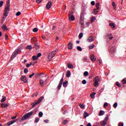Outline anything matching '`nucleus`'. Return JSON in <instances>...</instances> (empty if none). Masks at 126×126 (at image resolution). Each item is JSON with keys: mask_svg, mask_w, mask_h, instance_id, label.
<instances>
[{"mask_svg": "<svg viewBox=\"0 0 126 126\" xmlns=\"http://www.w3.org/2000/svg\"><path fill=\"white\" fill-rule=\"evenodd\" d=\"M32 115H33V111L27 113L22 118V121H26V120L29 119V118H30Z\"/></svg>", "mask_w": 126, "mask_h": 126, "instance_id": "nucleus-1", "label": "nucleus"}, {"mask_svg": "<svg viewBox=\"0 0 126 126\" xmlns=\"http://www.w3.org/2000/svg\"><path fill=\"white\" fill-rule=\"evenodd\" d=\"M19 52H21V49L20 48H18V49H16L12 54L11 56V60H13V59H14V58H15L16 57V56H17V55H18Z\"/></svg>", "mask_w": 126, "mask_h": 126, "instance_id": "nucleus-2", "label": "nucleus"}, {"mask_svg": "<svg viewBox=\"0 0 126 126\" xmlns=\"http://www.w3.org/2000/svg\"><path fill=\"white\" fill-rule=\"evenodd\" d=\"M43 99L44 96H41L35 103L33 102L32 103V108L33 109V108H34V107H35L36 105H38V104H40V103L43 101Z\"/></svg>", "mask_w": 126, "mask_h": 126, "instance_id": "nucleus-3", "label": "nucleus"}, {"mask_svg": "<svg viewBox=\"0 0 126 126\" xmlns=\"http://www.w3.org/2000/svg\"><path fill=\"white\" fill-rule=\"evenodd\" d=\"M59 52V50L56 49L54 51H53L52 53H50L48 55V59L49 60H52V58L56 56V54H57V52Z\"/></svg>", "mask_w": 126, "mask_h": 126, "instance_id": "nucleus-4", "label": "nucleus"}, {"mask_svg": "<svg viewBox=\"0 0 126 126\" xmlns=\"http://www.w3.org/2000/svg\"><path fill=\"white\" fill-rule=\"evenodd\" d=\"M68 18L70 21H73V20H75V18H74V16H73V12L72 11L69 12Z\"/></svg>", "mask_w": 126, "mask_h": 126, "instance_id": "nucleus-5", "label": "nucleus"}, {"mask_svg": "<svg viewBox=\"0 0 126 126\" xmlns=\"http://www.w3.org/2000/svg\"><path fill=\"white\" fill-rule=\"evenodd\" d=\"M10 4V0H8V1L6 3V6L4 9V11L6 12H8L9 11V7Z\"/></svg>", "mask_w": 126, "mask_h": 126, "instance_id": "nucleus-6", "label": "nucleus"}, {"mask_svg": "<svg viewBox=\"0 0 126 126\" xmlns=\"http://www.w3.org/2000/svg\"><path fill=\"white\" fill-rule=\"evenodd\" d=\"M26 78V76L22 75L21 77V80L22 81H24L25 83H27V82H28V81Z\"/></svg>", "mask_w": 126, "mask_h": 126, "instance_id": "nucleus-7", "label": "nucleus"}, {"mask_svg": "<svg viewBox=\"0 0 126 126\" xmlns=\"http://www.w3.org/2000/svg\"><path fill=\"white\" fill-rule=\"evenodd\" d=\"M2 29L3 30V31H7L8 30V29L7 28V27L6 26V24H4L2 27Z\"/></svg>", "mask_w": 126, "mask_h": 126, "instance_id": "nucleus-8", "label": "nucleus"}, {"mask_svg": "<svg viewBox=\"0 0 126 126\" xmlns=\"http://www.w3.org/2000/svg\"><path fill=\"white\" fill-rule=\"evenodd\" d=\"M51 6H52V2L49 1L46 4V8L47 9H50Z\"/></svg>", "mask_w": 126, "mask_h": 126, "instance_id": "nucleus-9", "label": "nucleus"}, {"mask_svg": "<svg viewBox=\"0 0 126 126\" xmlns=\"http://www.w3.org/2000/svg\"><path fill=\"white\" fill-rule=\"evenodd\" d=\"M8 105H9L8 103H1V108H7Z\"/></svg>", "mask_w": 126, "mask_h": 126, "instance_id": "nucleus-10", "label": "nucleus"}, {"mask_svg": "<svg viewBox=\"0 0 126 126\" xmlns=\"http://www.w3.org/2000/svg\"><path fill=\"white\" fill-rule=\"evenodd\" d=\"M94 41V38H93L92 36H89L88 38V41L89 42H93Z\"/></svg>", "mask_w": 126, "mask_h": 126, "instance_id": "nucleus-11", "label": "nucleus"}, {"mask_svg": "<svg viewBox=\"0 0 126 126\" xmlns=\"http://www.w3.org/2000/svg\"><path fill=\"white\" fill-rule=\"evenodd\" d=\"M99 9H94V11H93V14H94V15H96L97 14V12H99Z\"/></svg>", "mask_w": 126, "mask_h": 126, "instance_id": "nucleus-12", "label": "nucleus"}, {"mask_svg": "<svg viewBox=\"0 0 126 126\" xmlns=\"http://www.w3.org/2000/svg\"><path fill=\"white\" fill-rule=\"evenodd\" d=\"M70 75H71V73H70V71L67 70L66 73V77H70Z\"/></svg>", "mask_w": 126, "mask_h": 126, "instance_id": "nucleus-13", "label": "nucleus"}, {"mask_svg": "<svg viewBox=\"0 0 126 126\" xmlns=\"http://www.w3.org/2000/svg\"><path fill=\"white\" fill-rule=\"evenodd\" d=\"M110 52L111 53H115V52H116V47L113 46L112 47H111V48L110 49Z\"/></svg>", "mask_w": 126, "mask_h": 126, "instance_id": "nucleus-14", "label": "nucleus"}, {"mask_svg": "<svg viewBox=\"0 0 126 126\" xmlns=\"http://www.w3.org/2000/svg\"><path fill=\"white\" fill-rule=\"evenodd\" d=\"M68 85V81H66L65 82H63V85L64 87H67Z\"/></svg>", "mask_w": 126, "mask_h": 126, "instance_id": "nucleus-15", "label": "nucleus"}, {"mask_svg": "<svg viewBox=\"0 0 126 126\" xmlns=\"http://www.w3.org/2000/svg\"><path fill=\"white\" fill-rule=\"evenodd\" d=\"M91 60L92 62H95V61H96V58L94 55H92L91 56Z\"/></svg>", "mask_w": 126, "mask_h": 126, "instance_id": "nucleus-16", "label": "nucleus"}, {"mask_svg": "<svg viewBox=\"0 0 126 126\" xmlns=\"http://www.w3.org/2000/svg\"><path fill=\"white\" fill-rule=\"evenodd\" d=\"M107 37H109V39H110V40H113V39H114V37L112 36V33L107 34Z\"/></svg>", "mask_w": 126, "mask_h": 126, "instance_id": "nucleus-17", "label": "nucleus"}, {"mask_svg": "<svg viewBox=\"0 0 126 126\" xmlns=\"http://www.w3.org/2000/svg\"><path fill=\"white\" fill-rule=\"evenodd\" d=\"M100 124L102 126H105L106 124H107V122H106L105 120H103L100 122Z\"/></svg>", "mask_w": 126, "mask_h": 126, "instance_id": "nucleus-18", "label": "nucleus"}, {"mask_svg": "<svg viewBox=\"0 0 126 126\" xmlns=\"http://www.w3.org/2000/svg\"><path fill=\"white\" fill-rule=\"evenodd\" d=\"M81 20L82 21V22L81 23V26H82V27H84V18H81Z\"/></svg>", "mask_w": 126, "mask_h": 126, "instance_id": "nucleus-19", "label": "nucleus"}, {"mask_svg": "<svg viewBox=\"0 0 126 126\" xmlns=\"http://www.w3.org/2000/svg\"><path fill=\"white\" fill-rule=\"evenodd\" d=\"M67 67L68 68H73V65H72V64L68 63L67 64Z\"/></svg>", "mask_w": 126, "mask_h": 126, "instance_id": "nucleus-20", "label": "nucleus"}, {"mask_svg": "<svg viewBox=\"0 0 126 126\" xmlns=\"http://www.w3.org/2000/svg\"><path fill=\"white\" fill-rule=\"evenodd\" d=\"M5 100H6V97L5 96H2V98L0 100L1 103H3Z\"/></svg>", "mask_w": 126, "mask_h": 126, "instance_id": "nucleus-21", "label": "nucleus"}, {"mask_svg": "<svg viewBox=\"0 0 126 126\" xmlns=\"http://www.w3.org/2000/svg\"><path fill=\"white\" fill-rule=\"evenodd\" d=\"M68 48L70 49H72V43H71V42H69L68 44Z\"/></svg>", "mask_w": 126, "mask_h": 126, "instance_id": "nucleus-22", "label": "nucleus"}, {"mask_svg": "<svg viewBox=\"0 0 126 126\" xmlns=\"http://www.w3.org/2000/svg\"><path fill=\"white\" fill-rule=\"evenodd\" d=\"M95 95H96V93H93L91 94V97L92 99H94V98H95Z\"/></svg>", "mask_w": 126, "mask_h": 126, "instance_id": "nucleus-23", "label": "nucleus"}, {"mask_svg": "<svg viewBox=\"0 0 126 126\" xmlns=\"http://www.w3.org/2000/svg\"><path fill=\"white\" fill-rule=\"evenodd\" d=\"M100 81V79L99 78L98 76H96L94 78V82H99Z\"/></svg>", "mask_w": 126, "mask_h": 126, "instance_id": "nucleus-24", "label": "nucleus"}, {"mask_svg": "<svg viewBox=\"0 0 126 126\" xmlns=\"http://www.w3.org/2000/svg\"><path fill=\"white\" fill-rule=\"evenodd\" d=\"M109 26H110V27H111V28H113V29L116 28V26H115V24L113 23L110 24Z\"/></svg>", "mask_w": 126, "mask_h": 126, "instance_id": "nucleus-25", "label": "nucleus"}, {"mask_svg": "<svg viewBox=\"0 0 126 126\" xmlns=\"http://www.w3.org/2000/svg\"><path fill=\"white\" fill-rule=\"evenodd\" d=\"M33 48H35V49H36V50H38V49H39V48H40V46H39V45H37V43H34Z\"/></svg>", "mask_w": 126, "mask_h": 126, "instance_id": "nucleus-26", "label": "nucleus"}, {"mask_svg": "<svg viewBox=\"0 0 126 126\" xmlns=\"http://www.w3.org/2000/svg\"><path fill=\"white\" fill-rule=\"evenodd\" d=\"M99 6H100V2H98L95 5V6H96L97 9H100Z\"/></svg>", "mask_w": 126, "mask_h": 126, "instance_id": "nucleus-27", "label": "nucleus"}, {"mask_svg": "<svg viewBox=\"0 0 126 126\" xmlns=\"http://www.w3.org/2000/svg\"><path fill=\"white\" fill-rule=\"evenodd\" d=\"M122 84H126V78H125L122 80Z\"/></svg>", "mask_w": 126, "mask_h": 126, "instance_id": "nucleus-28", "label": "nucleus"}, {"mask_svg": "<svg viewBox=\"0 0 126 126\" xmlns=\"http://www.w3.org/2000/svg\"><path fill=\"white\" fill-rule=\"evenodd\" d=\"M95 19L96 17H95L94 16L91 19V22L93 23L94 21H95Z\"/></svg>", "mask_w": 126, "mask_h": 126, "instance_id": "nucleus-29", "label": "nucleus"}, {"mask_svg": "<svg viewBox=\"0 0 126 126\" xmlns=\"http://www.w3.org/2000/svg\"><path fill=\"white\" fill-rule=\"evenodd\" d=\"M62 85H63V83H60L58 85V90H61V88H62Z\"/></svg>", "mask_w": 126, "mask_h": 126, "instance_id": "nucleus-30", "label": "nucleus"}, {"mask_svg": "<svg viewBox=\"0 0 126 126\" xmlns=\"http://www.w3.org/2000/svg\"><path fill=\"white\" fill-rule=\"evenodd\" d=\"M32 58L33 61H37L38 60V57L36 56H33Z\"/></svg>", "mask_w": 126, "mask_h": 126, "instance_id": "nucleus-31", "label": "nucleus"}, {"mask_svg": "<svg viewBox=\"0 0 126 126\" xmlns=\"http://www.w3.org/2000/svg\"><path fill=\"white\" fill-rule=\"evenodd\" d=\"M89 116V114L88 113H87V112H85L84 113V118H87V117H88Z\"/></svg>", "mask_w": 126, "mask_h": 126, "instance_id": "nucleus-32", "label": "nucleus"}, {"mask_svg": "<svg viewBox=\"0 0 126 126\" xmlns=\"http://www.w3.org/2000/svg\"><path fill=\"white\" fill-rule=\"evenodd\" d=\"M27 49H28V50H30V51H31V50H32V45L27 46Z\"/></svg>", "mask_w": 126, "mask_h": 126, "instance_id": "nucleus-33", "label": "nucleus"}, {"mask_svg": "<svg viewBox=\"0 0 126 126\" xmlns=\"http://www.w3.org/2000/svg\"><path fill=\"white\" fill-rule=\"evenodd\" d=\"M79 106L81 109H84V108H85V105L84 104H80Z\"/></svg>", "mask_w": 126, "mask_h": 126, "instance_id": "nucleus-34", "label": "nucleus"}, {"mask_svg": "<svg viewBox=\"0 0 126 126\" xmlns=\"http://www.w3.org/2000/svg\"><path fill=\"white\" fill-rule=\"evenodd\" d=\"M84 61L85 62H86L87 63H89V60L88 59V58H87V57H84Z\"/></svg>", "mask_w": 126, "mask_h": 126, "instance_id": "nucleus-35", "label": "nucleus"}, {"mask_svg": "<svg viewBox=\"0 0 126 126\" xmlns=\"http://www.w3.org/2000/svg\"><path fill=\"white\" fill-rule=\"evenodd\" d=\"M94 47H95V45L94 44H92L91 45L89 46V49H90V50H92V49H93Z\"/></svg>", "mask_w": 126, "mask_h": 126, "instance_id": "nucleus-36", "label": "nucleus"}, {"mask_svg": "<svg viewBox=\"0 0 126 126\" xmlns=\"http://www.w3.org/2000/svg\"><path fill=\"white\" fill-rule=\"evenodd\" d=\"M105 112H104V111L103 110H101L99 112V116H103V115H104Z\"/></svg>", "mask_w": 126, "mask_h": 126, "instance_id": "nucleus-37", "label": "nucleus"}, {"mask_svg": "<svg viewBox=\"0 0 126 126\" xmlns=\"http://www.w3.org/2000/svg\"><path fill=\"white\" fill-rule=\"evenodd\" d=\"M89 74V73H88V71H85L84 72V76H88V75Z\"/></svg>", "mask_w": 126, "mask_h": 126, "instance_id": "nucleus-38", "label": "nucleus"}, {"mask_svg": "<svg viewBox=\"0 0 126 126\" xmlns=\"http://www.w3.org/2000/svg\"><path fill=\"white\" fill-rule=\"evenodd\" d=\"M43 77H44V73H41L39 74V78H43Z\"/></svg>", "mask_w": 126, "mask_h": 126, "instance_id": "nucleus-39", "label": "nucleus"}, {"mask_svg": "<svg viewBox=\"0 0 126 126\" xmlns=\"http://www.w3.org/2000/svg\"><path fill=\"white\" fill-rule=\"evenodd\" d=\"M94 86L95 87H97L98 86V85H99V82H94Z\"/></svg>", "mask_w": 126, "mask_h": 126, "instance_id": "nucleus-40", "label": "nucleus"}, {"mask_svg": "<svg viewBox=\"0 0 126 126\" xmlns=\"http://www.w3.org/2000/svg\"><path fill=\"white\" fill-rule=\"evenodd\" d=\"M39 82L41 86H43V85H44V81L43 80H40Z\"/></svg>", "mask_w": 126, "mask_h": 126, "instance_id": "nucleus-41", "label": "nucleus"}, {"mask_svg": "<svg viewBox=\"0 0 126 126\" xmlns=\"http://www.w3.org/2000/svg\"><path fill=\"white\" fill-rule=\"evenodd\" d=\"M38 116L40 117V118H42V117H43V112H40L38 113Z\"/></svg>", "mask_w": 126, "mask_h": 126, "instance_id": "nucleus-42", "label": "nucleus"}, {"mask_svg": "<svg viewBox=\"0 0 126 126\" xmlns=\"http://www.w3.org/2000/svg\"><path fill=\"white\" fill-rule=\"evenodd\" d=\"M24 73H25V74L28 73V69H27V68H25L24 69Z\"/></svg>", "mask_w": 126, "mask_h": 126, "instance_id": "nucleus-43", "label": "nucleus"}, {"mask_svg": "<svg viewBox=\"0 0 126 126\" xmlns=\"http://www.w3.org/2000/svg\"><path fill=\"white\" fill-rule=\"evenodd\" d=\"M33 32H38V29L37 28H34L33 30H32Z\"/></svg>", "mask_w": 126, "mask_h": 126, "instance_id": "nucleus-44", "label": "nucleus"}, {"mask_svg": "<svg viewBox=\"0 0 126 126\" xmlns=\"http://www.w3.org/2000/svg\"><path fill=\"white\" fill-rule=\"evenodd\" d=\"M82 37H83V33L82 32H81L79 34V39H81V38H82Z\"/></svg>", "mask_w": 126, "mask_h": 126, "instance_id": "nucleus-45", "label": "nucleus"}, {"mask_svg": "<svg viewBox=\"0 0 126 126\" xmlns=\"http://www.w3.org/2000/svg\"><path fill=\"white\" fill-rule=\"evenodd\" d=\"M41 56H42V53H38L37 55V57L38 58H40L41 57Z\"/></svg>", "mask_w": 126, "mask_h": 126, "instance_id": "nucleus-46", "label": "nucleus"}, {"mask_svg": "<svg viewBox=\"0 0 126 126\" xmlns=\"http://www.w3.org/2000/svg\"><path fill=\"white\" fill-rule=\"evenodd\" d=\"M39 120H40V119H39L38 118H36L34 120V123H38L39 122Z\"/></svg>", "mask_w": 126, "mask_h": 126, "instance_id": "nucleus-47", "label": "nucleus"}, {"mask_svg": "<svg viewBox=\"0 0 126 126\" xmlns=\"http://www.w3.org/2000/svg\"><path fill=\"white\" fill-rule=\"evenodd\" d=\"M3 4V1L0 0V7H1V6H2Z\"/></svg>", "mask_w": 126, "mask_h": 126, "instance_id": "nucleus-48", "label": "nucleus"}, {"mask_svg": "<svg viewBox=\"0 0 126 126\" xmlns=\"http://www.w3.org/2000/svg\"><path fill=\"white\" fill-rule=\"evenodd\" d=\"M38 95V92L34 93L32 95V97H35V96H37Z\"/></svg>", "mask_w": 126, "mask_h": 126, "instance_id": "nucleus-49", "label": "nucleus"}, {"mask_svg": "<svg viewBox=\"0 0 126 126\" xmlns=\"http://www.w3.org/2000/svg\"><path fill=\"white\" fill-rule=\"evenodd\" d=\"M116 85L117 86H118L119 87H121L122 86L121 85V84L119 82H116Z\"/></svg>", "mask_w": 126, "mask_h": 126, "instance_id": "nucleus-50", "label": "nucleus"}, {"mask_svg": "<svg viewBox=\"0 0 126 126\" xmlns=\"http://www.w3.org/2000/svg\"><path fill=\"white\" fill-rule=\"evenodd\" d=\"M20 14H21V12H20V11H18L16 13V16H19Z\"/></svg>", "mask_w": 126, "mask_h": 126, "instance_id": "nucleus-51", "label": "nucleus"}, {"mask_svg": "<svg viewBox=\"0 0 126 126\" xmlns=\"http://www.w3.org/2000/svg\"><path fill=\"white\" fill-rule=\"evenodd\" d=\"M40 74L38 73H35V74H34L35 77H36V78H38V77H39V75Z\"/></svg>", "mask_w": 126, "mask_h": 126, "instance_id": "nucleus-52", "label": "nucleus"}, {"mask_svg": "<svg viewBox=\"0 0 126 126\" xmlns=\"http://www.w3.org/2000/svg\"><path fill=\"white\" fill-rule=\"evenodd\" d=\"M108 120H109V116H107L105 117L104 121H105V122H106V123H107V122L108 121Z\"/></svg>", "mask_w": 126, "mask_h": 126, "instance_id": "nucleus-53", "label": "nucleus"}, {"mask_svg": "<svg viewBox=\"0 0 126 126\" xmlns=\"http://www.w3.org/2000/svg\"><path fill=\"white\" fill-rule=\"evenodd\" d=\"M3 15H4V16H5V17L7 16V15H8V12H5Z\"/></svg>", "mask_w": 126, "mask_h": 126, "instance_id": "nucleus-54", "label": "nucleus"}, {"mask_svg": "<svg viewBox=\"0 0 126 126\" xmlns=\"http://www.w3.org/2000/svg\"><path fill=\"white\" fill-rule=\"evenodd\" d=\"M67 123H68V121L65 120L63 121V125H66V124H67Z\"/></svg>", "mask_w": 126, "mask_h": 126, "instance_id": "nucleus-55", "label": "nucleus"}, {"mask_svg": "<svg viewBox=\"0 0 126 126\" xmlns=\"http://www.w3.org/2000/svg\"><path fill=\"white\" fill-rule=\"evenodd\" d=\"M113 107H114V108H117V107H118V103H115L113 104Z\"/></svg>", "mask_w": 126, "mask_h": 126, "instance_id": "nucleus-56", "label": "nucleus"}, {"mask_svg": "<svg viewBox=\"0 0 126 126\" xmlns=\"http://www.w3.org/2000/svg\"><path fill=\"white\" fill-rule=\"evenodd\" d=\"M104 108H106V107H108V103L105 102L103 105Z\"/></svg>", "mask_w": 126, "mask_h": 126, "instance_id": "nucleus-57", "label": "nucleus"}, {"mask_svg": "<svg viewBox=\"0 0 126 126\" xmlns=\"http://www.w3.org/2000/svg\"><path fill=\"white\" fill-rule=\"evenodd\" d=\"M82 83L83 84H86V83H87V82H86V80H83L82 81Z\"/></svg>", "mask_w": 126, "mask_h": 126, "instance_id": "nucleus-58", "label": "nucleus"}, {"mask_svg": "<svg viewBox=\"0 0 126 126\" xmlns=\"http://www.w3.org/2000/svg\"><path fill=\"white\" fill-rule=\"evenodd\" d=\"M34 75H35V73H33L32 74L29 76V78H32V77L34 76Z\"/></svg>", "mask_w": 126, "mask_h": 126, "instance_id": "nucleus-59", "label": "nucleus"}, {"mask_svg": "<svg viewBox=\"0 0 126 126\" xmlns=\"http://www.w3.org/2000/svg\"><path fill=\"white\" fill-rule=\"evenodd\" d=\"M112 5H113L114 8H115V9H116V4H115V2H113L112 3Z\"/></svg>", "mask_w": 126, "mask_h": 126, "instance_id": "nucleus-60", "label": "nucleus"}, {"mask_svg": "<svg viewBox=\"0 0 126 126\" xmlns=\"http://www.w3.org/2000/svg\"><path fill=\"white\" fill-rule=\"evenodd\" d=\"M44 122L45 123V124H48L49 123V120L48 119L44 120Z\"/></svg>", "mask_w": 126, "mask_h": 126, "instance_id": "nucleus-61", "label": "nucleus"}, {"mask_svg": "<svg viewBox=\"0 0 126 126\" xmlns=\"http://www.w3.org/2000/svg\"><path fill=\"white\" fill-rule=\"evenodd\" d=\"M63 77H62L60 81V83H63Z\"/></svg>", "mask_w": 126, "mask_h": 126, "instance_id": "nucleus-62", "label": "nucleus"}, {"mask_svg": "<svg viewBox=\"0 0 126 126\" xmlns=\"http://www.w3.org/2000/svg\"><path fill=\"white\" fill-rule=\"evenodd\" d=\"M43 0H36L37 3H40Z\"/></svg>", "mask_w": 126, "mask_h": 126, "instance_id": "nucleus-63", "label": "nucleus"}, {"mask_svg": "<svg viewBox=\"0 0 126 126\" xmlns=\"http://www.w3.org/2000/svg\"><path fill=\"white\" fill-rule=\"evenodd\" d=\"M92 5H95V1H92L91 2Z\"/></svg>", "mask_w": 126, "mask_h": 126, "instance_id": "nucleus-64", "label": "nucleus"}]
</instances>
